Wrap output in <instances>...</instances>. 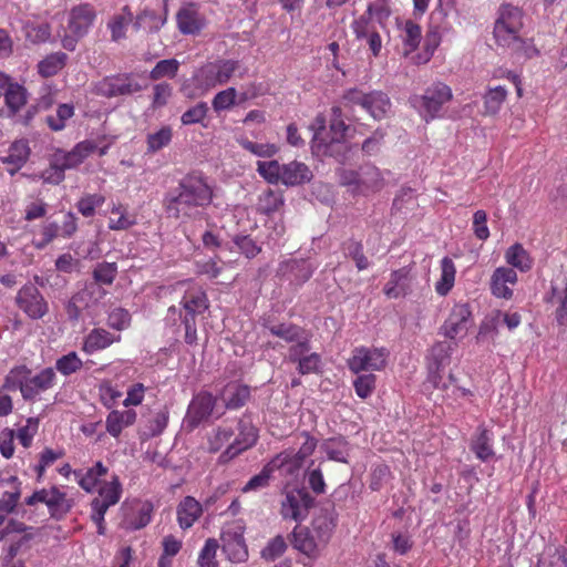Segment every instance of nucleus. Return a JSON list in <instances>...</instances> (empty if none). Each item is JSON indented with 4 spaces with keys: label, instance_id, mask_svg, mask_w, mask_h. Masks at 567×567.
<instances>
[{
    "label": "nucleus",
    "instance_id": "56",
    "mask_svg": "<svg viewBox=\"0 0 567 567\" xmlns=\"http://www.w3.org/2000/svg\"><path fill=\"white\" fill-rule=\"evenodd\" d=\"M179 62L176 59H165L158 61L150 72L152 81H158L164 78L174 79L179 70Z\"/></svg>",
    "mask_w": 567,
    "mask_h": 567
},
{
    "label": "nucleus",
    "instance_id": "16",
    "mask_svg": "<svg viewBox=\"0 0 567 567\" xmlns=\"http://www.w3.org/2000/svg\"><path fill=\"white\" fill-rule=\"evenodd\" d=\"M221 549L231 563H243L248 559V548L244 534L239 528H227L221 533Z\"/></svg>",
    "mask_w": 567,
    "mask_h": 567
},
{
    "label": "nucleus",
    "instance_id": "3",
    "mask_svg": "<svg viewBox=\"0 0 567 567\" xmlns=\"http://www.w3.org/2000/svg\"><path fill=\"white\" fill-rule=\"evenodd\" d=\"M258 174L269 184H284L286 186H299L312 178V172L302 162L291 161L280 164L278 161H259L257 163Z\"/></svg>",
    "mask_w": 567,
    "mask_h": 567
},
{
    "label": "nucleus",
    "instance_id": "43",
    "mask_svg": "<svg viewBox=\"0 0 567 567\" xmlns=\"http://www.w3.org/2000/svg\"><path fill=\"white\" fill-rule=\"evenodd\" d=\"M336 520L328 512H321L311 523V532L317 536L319 542L324 546L329 543L336 528Z\"/></svg>",
    "mask_w": 567,
    "mask_h": 567
},
{
    "label": "nucleus",
    "instance_id": "60",
    "mask_svg": "<svg viewBox=\"0 0 567 567\" xmlns=\"http://www.w3.org/2000/svg\"><path fill=\"white\" fill-rule=\"evenodd\" d=\"M208 111V104L204 101H200L182 114L181 122L183 125L186 126L194 124H203V122L207 117Z\"/></svg>",
    "mask_w": 567,
    "mask_h": 567
},
{
    "label": "nucleus",
    "instance_id": "31",
    "mask_svg": "<svg viewBox=\"0 0 567 567\" xmlns=\"http://www.w3.org/2000/svg\"><path fill=\"white\" fill-rule=\"evenodd\" d=\"M136 417L134 410H112L105 419L106 432L114 439H118L124 429L136 422Z\"/></svg>",
    "mask_w": 567,
    "mask_h": 567
},
{
    "label": "nucleus",
    "instance_id": "4",
    "mask_svg": "<svg viewBox=\"0 0 567 567\" xmlns=\"http://www.w3.org/2000/svg\"><path fill=\"white\" fill-rule=\"evenodd\" d=\"M122 493L123 487L117 475L99 484L97 496L91 502V519L97 526L99 535L105 534L104 516L111 506L120 502Z\"/></svg>",
    "mask_w": 567,
    "mask_h": 567
},
{
    "label": "nucleus",
    "instance_id": "42",
    "mask_svg": "<svg viewBox=\"0 0 567 567\" xmlns=\"http://www.w3.org/2000/svg\"><path fill=\"white\" fill-rule=\"evenodd\" d=\"M505 260L513 268L526 272L533 267V258L522 244L516 243L505 251Z\"/></svg>",
    "mask_w": 567,
    "mask_h": 567
},
{
    "label": "nucleus",
    "instance_id": "17",
    "mask_svg": "<svg viewBox=\"0 0 567 567\" xmlns=\"http://www.w3.org/2000/svg\"><path fill=\"white\" fill-rule=\"evenodd\" d=\"M472 311L468 303H456L453 306L449 317L441 327V332L449 339H454L465 333L471 321Z\"/></svg>",
    "mask_w": 567,
    "mask_h": 567
},
{
    "label": "nucleus",
    "instance_id": "5",
    "mask_svg": "<svg viewBox=\"0 0 567 567\" xmlns=\"http://www.w3.org/2000/svg\"><path fill=\"white\" fill-rule=\"evenodd\" d=\"M342 100L346 105L361 106L378 121L385 118L392 106L388 94L378 90L365 93L360 89L352 87L344 91Z\"/></svg>",
    "mask_w": 567,
    "mask_h": 567
},
{
    "label": "nucleus",
    "instance_id": "41",
    "mask_svg": "<svg viewBox=\"0 0 567 567\" xmlns=\"http://www.w3.org/2000/svg\"><path fill=\"white\" fill-rule=\"evenodd\" d=\"M456 267L450 257H444L441 260V276L435 282V292L439 296L445 297L453 289L455 284Z\"/></svg>",
    "mask_w": 567,
    "mask_h": 567
},
{
    "label": "nucleus",
    "instance_id": "14",
    "mask_svg": "<svg viewBox=\"0 0 567 567\" xmlns=\"http://www.w3.org/2000/svg\"><path fill=\"white\" fill-rule=\"evenodd\" d=\"M332 118L329 125V133L327 138H321V132H316L315 140L320 141L323 146V154L332 155L333 148L339 147L343 144L349 126L342 118V110L340 106H332L331 109Z\"/></svg>",
    "mask_w": 567,
    "mask_h": 567
},
{
    "label": "nucleus",
    "instance_id": "55",
    "mask_svg": "<svg viewBox=\"0 0 567 567\" xmlns=\"http://www.w3.org/2000/svg\"><path fill=\"white\" fill-rule=\"evenodd\" d=\"M173 138V130L169 125L162 126L157 132L147 135L146 145L148 153H156L166 147Z\"/></svg>",
    "mask_w": 567,
    "mask_h": 567
},
{
    "label": "nucleus",
    "instance_id": "13",
    "mask_svg": "<svg viewBox=\"0 0 567 567\" xmlns=\"http://www.w3.org/2000/svg\"><path fill=\"white\" fill-rule=\"evenodd\" d=\"M452 90L442 82L429 86L421 96V106L426 122L435 118L443 105L452 100Z\"/></svg>",
    "mask_w": 567,
    "mask_h": 567
},
{
    "label": "nucleus",
    "instance_id": "30",
    "mask_svg": "<svg viewBox=\"0 0 567 567\" xmlns=\"http://www.w3.org/2000/svg\"><path fill=\"white\" fill-rule=\"evenodd\" d=\"M545 301L555 307L554 315L557 324L567 328V278L561 285L551 286L550 293Z\"/></svg>",
    "mask_w": 567,
    "mask_h": 567
},
{
    "label": "nucleus",
    "instance_id": "64",
    "mask_svg": "<svg viewBox=\"0 0 567 567\" xmlns=\"http://www.w3.org/2000/svg\"><path fill=\"white\" fill-rule=\"evenodd\" d=\"M218 547L219 544L215 538H208L198 555V565L200 567H218L216 560Z\"/></svg>",
    "mask_w": 567,
    "mask_h": 567
},
{
    "label": "nucleus",
    "instance_id": "28",
    "mask_svg": "<svg viewBox=\"0 0 567 567\" xmlns=\"http://www.w3.org/2000/svg\"><path fill=\"white\" fill-rule=\"evenodd\" d=\"M6 107L0 111V116L14 117L28 102V93L24 86L12 83L3 93Z\"/></svg>",
    "mask_w": 567,
    "mask_h": 567
},
{
    "label": "nucleus",
    "instance_id": "9",
    "mask_svg": "<svg viewBox=\"0 0 567 567\" xmlns=\"http://www.w3.org/2000/svg\"><path fill=\"white\" fill-rule=\"evenodd\" d=\"M238 68L239 62L236 60H219L207 63L197 71L195 81L203 91H208L217 85L226 84Z\"/></svg>",
    "mask_w": 567,
    "mask_h": 567
},
{
    "label": "nucleus",
    "instance_id": "2",
    "mask_svg": "<svg viewBox=\"0 0 567 567\" xmlns=\"http://www.w3.org/2000/svg\"><path fill=\"white\" fill-rule=\"evenodd\" d=\"M209 307L207 293L202 287H189L179 301V308L171 306L167 309L165 321L167 326H183L185 330L184 341L194 346L197 343V317Z\"/></svg>",
    "mask_w": 567,
    "mask_h": 567
},
{
    "label": "nucleus",
    "instance_id": "37",
    "mask_svg": "<svg viewBox=\"0 0 567 567\" xmlns=\"http://www.w3.org/2000/svg\"><path fill=\"white\" fill-rule=\"evenodd\" d=\"M400 39L403 45V55H410L420 45L422 39L421 27L412 20H406L401 29Z\"/></svg>",
    "mask_w": 567,
    "mask_h": 567
},
{
    "label": "nucleus",
    "instance_id": "10",
    "mask_svg": "<svg viewBox=\"0 0 567 567\" xmlns=\"http://www.w3.org/2000/svg\"><path fill=\"white\" fill-rule=\"evenodd\" d=\"M237 434L234 441L219 455V463H227L243 452L252 447L258 441V430L249 416L239 417L234 427Z\"/></svg>",
    "mask_w": 567,
    "mask_h": 567
},
{
    "label": "nucleus",
    "instance_id": "53",
    "mask_svg": "<svg viewBox=\"0 0 567 567\" xmlns=\"http://www.w3.org/2000/svg\"><path fill=\"white\" fill-rule=\"evenodd\" d=\"M66 58H68L66 54L63 52H58V53L48 55L45 59H43L39 63V65H38L39 73L43 78H51V76L58 74L59 71H61L64 68Z\"/></svg>",
    "mask_w": 567,
    "mask_h": 567
},
{
    "label": "nucleus",
    "instance_id": "29",
    "mask_svg": "<svg viewBox=\"0 0 567 567\" xmlns=\"http://www.w3.org/2000/svg\"><path fill=\"white\" fill-rule=\"evenodd\" d=\"M203 515L202 504L193 496H185L176 507V519L183 530H187Z\"/></svg>",
    "mask_w": 567,
    "mask_h": 567
},
{
    "label": "nucleus",
    "instance_id": "21",
    "mask_svg": "<svg viewBox=\"0 0 567 567\" xmlns=\"http://www.w3.org/2000/svg\"><path fill=\"white\" fill-rule=\"evenodd\" d=\"M351 30L357 40H365L374 58L380 55L382 49V39L378 32L374 21L360 16L351 23Z\"/></svg>",
    "mask_w": 567,
    "mask_h": 567
},
{
    "label": "nucleus",
    "instance_id": "44",
    "mask_svg": "<svg viewBox=\"0 0 567 567\" xmlns=\"http://www.w3.org/2000/svg\"><path fill=\"white\" fill-rule=\"evenodd\" d=\"M235 435V429L233 425L223 423L217 427L213 429V431L207 436V450L209 453L219 452Z\"/></svg>",
    "mask_w": 567,
    "mask_h": 567
},
{
    "label": "nucleus",
    "instance_id": "34",
    "mask_svg": "<svg viewBox=\"0 0 567 567\" xmlns=\"http://www.w3.org/2000/svg\"><path fill=\"white\" fill-rule=\"evenodd\" d=\"M93 279L94 284H91L86 287V289H92V292H97L100 298H103L106 295V291L103 290L101 285H112L117 275V266L115 262H100L93 270Z\"/></svg>",
    "mask_w": 567,
    "mask_h": 567
},
{
    "label": "nucleus",
    "instance_id": "59",
    "mask_svg": "<svg viewBox=\"0 0 567 567\" xmlns=\"http://www.w3.org/2000/svg\"><path fill=\"white\" fill-rule=\"evenodd\" d=\"M125 13L114 16L113 19L109 23V29L111 31V38L113 41H118L121 39H124L126 37V29L127 25L132 21V13L130 12L128 8L125 7L123 9Z\"/></svg>",
    "mask_w": 567,
    "mask_h": 567
},
{
    "label": "nucleus",
    "instance_id": "39",
    "mask_svg": "<svg viewBox=\"0 0 567 567\" xmlns=\"http://www.w3.org/2000/svg\"><path fill=\"white\" fill-rule=\"evenodd\" d=\"M136 224L134 215L128 213L127 206L121 203H113L111 207V216L109 217L107 227L111 230H127Z\"/></svg>",
    "mask_w": 567,
    "mask_h": 567
},
{
    "label": "nucleus",
    "instance_id": "48",
    "mask_svg": "<svg viewBox=\"0 0 567 567\" xmlns=\"http://www.w3.org/2000/svg\"><path fill=\"white\" fill-rule=\"evenodd\" d=\"M383 187L381 173L377 167H369L360 175L358 194L368 195L380 190Z\"/></svg>",
    "mask_w": 567,
    "mask_h": 567
},
{
    "label": "nucleus",
    "instance_id": "45",
    "mask_svg": "<svg viewBox=\"0 0 567 567\" xmlns=\"http://www.w3.org/2000/svg\"><path fill=\"white\" fill-rule=\"evenodd\" d=\"M507 94L508 92L505 86L488 87L483 96L484 115H496L506 101Z\"/></svg>",
    "mask_w": 567,
    "mask_h": 567
},
{
    "label": "nucleus",
    "instance_id": "7",
    "mask_svg": "<svg viewBox=\"0 0 567 567\" xmlns=\"http://www.w3.org/2000/svg\"><path fill=\"white\" fill-rule=\"evenodd\" d=\"M389 351L385 348L355 347L347 364L349 370L359 374L361 372L382 371L386 367Z\"/></svg>",
    "mask_w": 567,
    "mask_h": 567
},
{
    "label": "nucleus",
    "instance_id": "1",
    "mask_svg": "<svg viewBox=\"0 0 567 567\" xmlns=\"http://www.w3.org/2000/svg\"><path fill=\"white\" fill-rule=\"evenodd\" d=\"M213 188L206 178L197 173L184 176L176 188L167 192L163 207L167 216L175 219H193L198 208H205L213 200Z\"/></svg>",
    "mask_w": 567,
    "mask_h": 567
},
{
    "label": "nucleus",
    "instance_id": "38",
    "mask_svg": "<svg viewBox=\"0 0 567 567\" xmlns=\"http://www.w3.org/2000/svg\"><path fill=\"white\" fill-rule=\"evenodd\" d=\"M225 405L228 410L243 408L250 399V388L246 384L229 383L225 391Z\"/></svg>",
    "mask_w": 567,
    "mask_h": 567
},
{
    "label": "nucleus",
    "instance_id": "61",
    "mask_svg": "<svg viewBox=\"0 0 567 567\" xmlns=\"http://www.w3.org/2000/svg\"><path fill=\"white\" fill-rule=\"evenodd\" d=\"M377 386V377L373 373L360 374L353 380L355 394L360 399H368L372 395Z\"/></svg>",
    "mask_w": 567,
    "mask_h": 567
},
{
    "label": "nucleus",
    "instance_id": "25",
    "mask_svg": "<svg viewBox=\"0 0 567 567\" xmlns=\"http://www.w3.org/2000/svg\"><path fill=\"white\" fill-rule=\"evenodd\" d=\"M176 22L183 34H197L205 25V19L200 16L197 4L193 2L183 6L177 11Z\"/></svg>",
    "mask_w": 567,
    "mask_h": 567
},
{
    "label": "nucleus",
    "instance_id": "52",
    "mask_svg": "<svg viewBox=\"0 0 567 567\" xmlns=\"http://www.w3.org/2000/svg\"><path fill=\"white\" fill-rule=\"evenodd\" d=\"M342 250L347 257H350L355 262L358 270H364L370 266L368 258L364 256L361 241L350 238L342 243Z\"/></svg>",
    "mask_w": 567,
    "mask_h": 567
},
{
    "label": "nucleus",
    "instance_id": "22",
    "mask_svg": "<svg viewBox=\"0 0 567 567\" xmlns=\"http://www.w3.org/2000/svg\"><path fill=\"white\" fill-rule=\"evenodd\" d=\"M216 405V398L207 391L196 394L187 411V421L193 426H198L203 421L207 420Z\"/></svg>",
    "mask_w": 567,
    "mask_h": 567
},
{
    "label": "nucleus",
    "instance_id": "24",
    "mask_svg": "<svg viewBox=\"0 0 567 567\" xmlns=\"http://www.w3.org/2000/svg\"><path fill=\"white\" fill-rule=\"evenodd\" d=\"M291 544L295 549L311 559L318 558L321 548L326 547L309 528L299 526L292 532Z\"/></svg>",
    "mask_w": 567,
    "mask_h": 567
},
{
    "label": "nucleus",
    "instance_id": "19",
    "mask_svg": "<svg viewBox=\"0 0 567 567\" xmlns=\"http://www.w3.org/2000/svg\"><path fill=\"white\" fill-rule=\"evenodd\" d=\"M141 90V85L128 75L109 76L97 84L99 93L106 97L131 95Z\"/></svg>",
    "mask_w": 567,
    "mask_h": 567
},
{
    "label": "nucleus",
    "instance_id": "6",
    "mask_svg": "<svg viewBox=\"0 0 567 567\" xmlns=\"http://www.w3.org/2000/svg\"><path fill=\"white\" fill-rule=\"evenodd\" d=\"M24 503L28 506H34L38 503L45 504L50 516L56 520L63 519L74 505L73 499L55 485L34 491L24 499Z\"/></svg>",
    "mask_w": 567,
    "mask_h": 567
},
{
    "label": "nucleus",
    "instance_id": "57",
    "mask_svg": "<svg viewBox=\"0 0 567 567\" xmlns=\"http://www.w3.org/2000/svg\"><path fill=\"white\" fill-rule=\"evenodd\" d=\"M274 466H277V465L271 463V461H269L266 465H264L261 471L258 474L254 475L246 483V485L243 487V492L244 493H248V492H251V491H257V489H261V488L267 487L269 485L271 475L275 472V467Z\"/></svg>",
    "mask_w": 567,
    "mask_h": 567
},
{
    "label": "nucleus",
    "instance_id": "15",
    "mask_svg": "<svg viewBox=\"0 0 567 567\" xmlns=\"http://www.w3.org/2000/svg\"><path fill=\"white\" fill-rule=\"evenodd\" d=\"M96 19V11L90 3H81L71 9L68 28L73 37L81 39L87 34Z\"/></svg>",
    "mask_w": 567,
    "mask_h": 567
},
{
    "label": "nucleus",
    "instance_id": "58",
    "mask_svg": "<svg viewBox=\"0 0 567 567\" xmlns=\"http://www.w3.org/2000/svg\"><path fill=\"white\" fill-rule=\"evenodd\" d=\"M74 115V107L72 104H60L54 115L47 116V124L52 131H62L65 127V122Z\"/></svg>",
    "mask_w": 567,
    "mask_h": 567
},
{
    "label": "nucleus",
    "instance_id": "49",
    "mask_svg": "<svg viewBox=\"0 0 567 567\" xmlns=\"http://www.w3.org/2000/svg\"><path fill=\"white\" fill-rule=\"evenodd\" d=\"M153 505L150 502L143 503L136 513L127 514L123 520L125 528L136 530L145 527L152 519Z\"/></svg>",
    "mask_w": 567,
    "mask_h": 567
},
{
    "label": "nucleus",
    "instance_id": "50",
    "mask_svg": "<svg viewBox=\"0 0 567 567\" xmlns=\"http://www.w3.org/2000/svg\"><path fill=\"white\" fill-rule=\"evenodd\" d=\"M23 32L31 43H42L50 39L51 28L47 22L28 21L23 25Z\"/></svg>",
    "mask_w": 567,
    "mask_h": 567
},
{
    "label": "nucleus",
    "instance_id": "63",
    "mask_svg": "<svg viewBox=\"0 0 567 567\" xmlns=\"http://www.w3.org/2000/svg\"><path fill=\"white\" fill-rule=\"evenodd\" d=\"M311 332L306 334L303 338L292 342V346L288 349L287 360L290 363H299L300 360L306 358L310 351Z\"/></svg>",
    "mask_w": 567,
    "mask_h": 567
},
{
    "label": "nucleus",
    "instance_id": "33",
    "mask_svg": "<svg viewBox=\"0 0 567 567\" xmlns=\"http://www.w3.org/2000/svg\"><path fill=\"white\" fill-rule=\"evenodd\" d=\"M1 483H7L10 489L4 491L0 496V513L10 515L19 505L22 494L21 482L17 476L11 475L7 480L0 481Z\"/></svg>",
    "mask_w": 567,
    "mask_h": 567
},
{
    "label": "nucleus",
    "instance_id": "18",
    "mask_svg": "<svg viewBox=\"0 0 567 567\" xmlns=\"http://www.w3.org/2000/svg\"><path fill=\"white\" fill-rule=\"evenodd\" d=\"M56 383V373L53 368L48 367L39 371L35 375L28 378V384L21 389V396L25 401H35L39 395Z\"/></svg>",
    "mask_w": 567,
    "mask_h": 567
},
{
    "label": "nucleus",
    "instance_id": "23",
    "mask_svg": "<svg viewBox=\"0 0 567 567\" xmlns=\"http://www.w3.org/2000/svg\"><path fill=\"white\" fill-rule=\"evenodd\" d=\"M517 282V272L509 267H498L491 277V292L496 298L509 300L513 298V289Z\"/></svg>",
    "mask_w": 567,
    "mask_h": 567
},
{
    "label": "nucleus",
    "instance_id": "54",
    "mask_svg": "<svg viewBox=\"0 0 567 567\" xmlns=\"http://www.w3.org/2000/svg\"><path fill=\"white\" fill-rule=\"evenodd\" d=\"M104 203L105 196L102 194H85L78 200L75 207L83 217L90 218L95 215L96 208H100Z\"/></svg>",
    "mask_w": 567,
    "mask_h": 567
},
{
    "label": "nucleus",
    "instance_id": "27",
    "mask_svg": "<svg viewBox=\"0 0 567 567\" xmlns=\"http://www.w3.org/2000/svg\"><path fill=\"white\" fill-rule=\"evenodd\" d=\"M120 341L121 336H114L103 328H94L84 337L81 350L85 354H93Z\"/></svg>",
    "mask_w": 567,
    "mask_h": 567
},
{
    "label": "nucleus",
    "instance_id": "62",
    "mask_svg": "<svg viewBox=\"0 0 567 567\" xmlns=\"http://www.w3.org/2000/svg\"><path fill=\"white\" fill-rule=\"evenodd\" d=\"M64 456L63 451H54L50 447H45L39 455V463L35 465L34 471L37 473V481L41 482L44 477L45 471L55 461Z\"/></svg>",
    "mask_w": 567,
    "mask_h": 567
},
{
    "label": "nucleus",
    "instance_id": "47",
    "mask_svg": "<svg viewBox=\"0 0 567 567\" xmlns=\"http://www.w3.org/2000/svg\"><path fill=\"white\" fill-rule=\"evenodd\" d=\"M31 375V369L25 364L16 365L10 369L8 374L4 377L3 388L7 391H16L24 388L28 384V378Z\"/></svg>",
    "mask_w": 567,
    "mask_h": 567
},
{
    "label": "nucleus",
    "instance_id": "40",
    "mask_svg": "<svg viewBox=\"0 0 567 567\" xmlns=\"http://www.w3.org/2000/svg\"><path fill=\"white\" fill-rule=\"evenodd\" d=\"M265 327L272 336L285 340L288 343H292L310 333V331L305 328L291 322H278L274 324L266 323Z\"/></svg>",
    "mask_w": 567,
    "mask_h": 567
},
{
    "label": "nucleus",
    "instance_id": "8",
    "mask_svg": "<svg viewBox=\"0 0 567 567\" xmlns=\"http://www.w3.org/2000/svg\"><path fill=\"white\" fill-rule=\"evenodd\" d=\"M523 27V12L512 4H502L494 25V35L501 45H509L519 39Z\"/></svg>",
    "mask_w": 567,
    "mask_h": 567
},
{
    "label": "nucleus",
    "instance_id": "32",
    "mask_svg": "<svg viewBox=\"0 0 567 567\" xmlns=\"http://www.w3.org/2000/svg\"><path fill=\"white\" fill-rule=\"evenodd\" d=\"M30 153L28 141L18 140L10 145L8 155L1 161L3 164L10 165L8 172L13 175L28 162Z\"/></svg>",
    "mask_w": 567,
    "mask_h": 567
},
{
    "label": "nucleus",
    "instance_id": "12",
    "mask_svg": "<svg viewBox=\"0 0 567 567\" xmlns=\"http://www.w3.org/2000/svg\"><path fill=\"white\" fill-rule=\"evenodd\" d=\"M16 303L31 319H41L49 312L48 301L33 285H24L20 288Z\"/></svg>",
    "mask_w": 567,
    "mask_h": 567
},
{
    "label": "nucleus",
    "instance_id": "11",
    "mask_svg": "<svg viewBox=\"0 0 567 567\" xmlns=\"http://www.w3.org/2000/svg\"><path fill=\"white\" fill-rule=\"evenodd\" d=\"M315 505V498L305 488H295L286 493L281 502L280 514L284 519L303 520L309 509Z\"/></svg>",
    "mask_w": 567,
    "mask_h": 567
},
{
    "label": "nucleus",
    "instance_id": "26",
    "mask_svg": "<svg viewBox=\"0 0 567 567\" xmlns=\"http://www.w3.org/2000/svg\"><path fill=\"white\" fill-rule=\"evenodd\" d=\"M493 442V432L484 425H480L471 437L470 450L475 454L477 460L487 462L495 456Z\"/></svg>",
    "mask_w": 567,
    "mask_h": 567
},
{
    "label": "nucleus",
    "instance_id": "46",
    "mask_svg": "<svg viewBox=\"0 0 567 567\" xmlns=\"http://www.w3.org/2000/svg\"><path fill=\"white\" fill-rule=\"evenodd\" d=\"M285 204L281 190L268 188L258 198V210L265 215L278 212Z\"/></svg>",
    "mask_w": 567,
    "mask_h": 567
},
{
    "label": "nucleus",
    "instance_id": "51",
    "mask_svg": "<svg viewBox=\"0 0 567 567\" xmlns=\"http://www.w3.org/2000/svg\"><path fill=\"white\" fill-rule=\"evenodd\" d=\"M84 365V362L75 351H70L66 354L55 360L54 371L56 370L64 377H69L79 372Z\"/></svg>",
    "mask_w": 567,
    "mask_h": 567
},
{
    "label": "nucleus",
    "instance_id": "35",
    "mask_svg": "<svg viewBox=\"0 0 567 567\" xmlns=\"http://www.w3.org/2000/svg\"><path fill=\"white\" fill-rule=\"evenodd\" d=\"M410 269L406 267L393 270L391 272L389 281L385 284L383 288L384 295L390 299H398L400 297H404L409 289V279Z\"/></svg>",
    "mask_w": 567,
    "mask_h": 567
},
{
    "label": "nucleus",
    "instance_id": "20",
    "mask_svg": "<svg viewBox=\"0 0 567 567\" xmlns=\"http://www.w3.org/2000/svg\"><path fill=\"white\" fill-rule=\"evenodd\" d=\"M97 150V145L95 142L85 140L78 143L71 151L65 152L62 150H58L54 153V157L58 159V163L62 165V167L68 169H73L80 166L92 153Z\"/></svg>",
    "mask_w": 567,
    "mask_h": 567
},
{
    "label": "nucleus",
    "instance_id": "36",
    "mask_svg": "<svg viewBox=\"0 0 567 567\" xmlns=\"http://www.w3.org/2000/svg\"><path fill=\"white\" fill-rule=\"evenodd\" d=\"M270 461L277 465L274 466L275 471L279 470L289 476L297 475L305 463L303 460H299V456L291 449L278 453Z\"/></svg>",
    "mask_w": 567,
    "mask_h": 567
}]
</instances>
